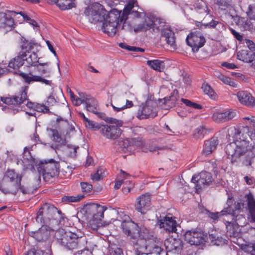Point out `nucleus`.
<instances>
[{
	"label": "nucleus",
	"instance_id": "nucleus-1",
	"mask_svg": "<svg viewBox=\"0 0 255 255\" xmlns=\"http://www.w3.org/2000/svg\"><path fill=\"white\" fill-rule=\"evenodd\" d=\"M128 15L133 17H145L146 13L142 8L139 7L136 0H129L122 11L117 9H112L108 14L105 20L103 22L102 29L109 36H113L116 32L120 24L125 23Z\"/></svg>",
	"mask_w": 255,
	"mask_h": 255
},
{
	"label": "nucleus",
	"instance_id": "nucleus-2",
	"mask_svg": "<svg viewBox=\"0 0 255 255\" xmlns=\"http://www.w3.org/2000/svg\"><path fill=\"white\" fill-rule=\"evenodd\" d=\"M248 135L251 141L247 140L241 130L235 127L228 128L227 136L232 137L234 141L228 144L225 148L226 153L232 157V161H236L241 156L248 153L254 156L252 150L255 149V130L249 131Z\"/></svg>",
	"mask_w": 255,
	"mask_h": 255
},
{
	"label": "nucleus",
	"instance_id": "nucleus-3",
	"mask_svg": "<svg viewBox=\"0 0 255 255\" xmlns=\"http://www.w3.org/2000/svg\"><path fill=\"white\" fill-rule=\"evenodd\" d=\"M54 237L57 242L67 250L73 251L80 249L77 252L79 255L85 250H88L86 246V238L76 233L60 229L55 232Z\"/></svg>",
	"mask_w": 255,
	"mask_h": 255
},
{
	"label": "nucleus",
	"instance_id": "nucleus-4",
	"mask_svg": "<svg viewBox=\"0 0 255 255\" xmlns=\"http://www.w3.org/2000/svg\"><path fill=\"white\" fill-rule=\"evenodd\" d=\"M21 176L13 169H7L0 184V190L5 194H15L19 189L23 194L32 193L30 187L21 185Z\"/></svg>",
	"mask_w": 255,
	"mask_h": 255
},
{
	"label": "nucleus",
	"instance_id": "nucleus-5",
	"mask_svg": "<svg viewBox=\"0 0 255 255\" xmlns=\"http://www.w3.org/2000/svg\"><path fill=\"white\" fill-rule=\"evenodd\" d=\"M62 218L61 211L53 205L44 203L37 213L36 221L41 224H46L53 227L54 224H58Z\"/></svg>",
	"mask_w": 255,
	"mask_h": 255
},
{
	"label": "nucleus",
	"instance_id": "nucleus-6",
	"mask_svg": "<svg viewBox=\"0 0 255 255\" xmlns=\"http://www.w3.org/2000/svg\"><path fill=\"white\" fill-rule=\"evenodd\" d=\"M106 209V207L100 205H92L87 207L86 212L92 217L88 224L90 229L93 230H97L101 227L109 225V222L102 221L104 212Z\"/></svg>",
	"mask_w": 255,
	"mask_h": 255
},
{
	"label": "nucleus",
	"instance_id": "nucleus-7",
	"mask_svg": "<svg viewBox=\"0 0 255 255\" xmlns=\"http://www.w3.org/2000/svg\"><path fill=\"white\" fill-rule=\"evenodd\" d=\"M36 167L45 181H49L51 179L57 177L60 173L59 163L53 159L41 160Z\"/></svg>",
	"mask_w": 255,
	"mask_h": 255
},
{
	"label": "nucleus",
	"instance_id": "nucleus-8",
	"mask_svg": "<svg viewBox=\"0 0 255 255\" xmlns=\"http://www.w3.org/2000/svg\"><path fill=\"white\" fill-rule=\"evenodd\" d=\"M84 13L88 17L89 20L93 23L103 22L106 18L105 16L107 15V11L103 6L98 3L86 8Z\"/></svg>",
	"mask_w": 255,
	"mask_h": 255
},
{
	"label": "nucleus",
	"instance_id": "nucleus-9",
	"mask_svg": "<svg viewBox=\"0 0 255 255\" xmlns=\"http://www.w3.org/2000/svg\"><path fill=\"white\" fill-rule=\"evenodd\" d=\"M184 240L191 245L199 246L206 242L207 235L203 231L198 230H189L185 232Z\"/></svg>",
	"mask_w": 255,
	"mask_h": 255
},
{
	"label": "nucleus",
	"instance_id": "nucleus-10",
	"mask_svg": "<svg viewBox=\"0 0 255 255\" xmlns=\"http://www.w3.org/2000/svg\"><path fill=\"white\" fill-rule=\"evenodd\" d=\"M187 44L192 47L193 52H197L204 46L206 42L203 34L198 30L191 32L186 38Z\"/></svg>",
	"mask_w": 255,
	"mask_h": 255
},
{
	"label": "nucleus",
	"instance_id": "nucleus-11",
	"mask_svg": "<svg viewBox=\"0 0 255 255\" xmlns=\"http://www.w3.org/2000/svg\"><path fill=\"white\" fill-rule=\"evenodd\" d=\"M28 88V86H22L16 95L11 97L3 98L2 101L7 105H20L28 100L27 91Z\"/></svg>",
	"mask_w": 255,
	"mask_h": 255
},
{
	"label": "nucleus",
	"instance_id": "nucleus-12",
	"mask_svg": "<svg viewBox=\"0 0 255 255\" xmlns=\"http://www.w3.org/2000/svg\"><path fill=\"white\" fill-rule=\"evenodd\" d=\"M157 224L160 228H163L168 233H176L177 231V223L175 218L170 214L158 219Z\"/></svg>",
	"mask_w": 255,
	"mask_h": 255
},
{
	"label": "nucleus",
	"instance_id": "nucleus-13",
	"mask_svg": "<svg viewBox=\"0 0 255 255\" xmlns=\"http://www.w3.org/2000/svg\"><path fill=\"white\" fill-rule=\"evenodd\" d=\"M191 181L196 184L197 189H200L206 185H210L213 181V178L210 173L202 171L198 175H193Z\"/></svg>",
	"mask_w": 255,
	"mask_h": 255
},
{
	"label": "nucleus",
	"instance_id": "nucleus-14",
	"mask_svg": "<svg viewBox=\"0 0 255 255\" xmlns=\"http://www.w3.org/2000/svg\"><path fill=\"white\" fill-rule=\"evenodd\" d=\"M42 226L36 231L29 232V235L34 238L38 242H45L50 236V231L52 230L51 226L46 224H41Z\"/></svg>",
	"mask_w": 255,
	"mask_h": 255
},
{
	"label": "nucleus",
	"instance_id": "nucleus-15",
	"mask_svg": "<svg viewBox=\"0 0 255 255\" xmlns=\"http://www.w3.org/2000/svg\"><path fill=\"white\" fill-rule=\"evenodd\" d=\"M151 205V197L148 193H145L138 197L136 199L135 208L137 211L144 214L149 209Z\"/></svg>",
	"mask_w": 255,
	"mask_h": 255
},
{
	"label": "nucleus",
	"instance_id": "nucleus-16",
	"mask_svg": "<svg viewBox=\"0 0 255 255\" xmlns=\"http://www.w3.org/2000/svg\"><path fill=\"white\" fill-rule=\"evenodd\" d=\"M101 132L104 136L111 139L119 138L122 133V130L119 127L107 125L102 126Z\"/></svg>",
	"mask_w": 255,
	"mask_h": 255
},
{
	"label": "nucleus",
	"instance_id": "nucleus-17",
	"mask_svg": "<svg viewBox=\"0 0 255 255\" xmlns=\"http://www.w3.org/2000/svg\"><path fill=\"white\" fill-rule=\"evenodd\" d=\"M236 115V113L234 111H218L213 114L212 119L217 123H224L232 120Z\"/></svg>",
	"mask_w": 255,
	"mask_h": 255
},
{
	"label": "nucleus",
	"instance_id": "nucleus-18",
	"mask_svg": "<svg viewBox=\"0 0 255 255\" xmlns=\"http://www.w3.org/2000/svg\"><path fill=\"white\" fill-rule=\"evenodd\" d=\"M237 59L244 62L249 63L255 69V53L246 49H243L237 53Z\"/></svg>",
	"mask_w": 255,
	"mask_h": 255
},
{
	"label": "nucleus",
	"instance_id": "nucleus-19",
	"mask_svg": "<svg viewBox=\"0 0 255 255\" xmlns=\"http://www.w3.org/2000/svg\"><path fill=\"white\" fill-rule=\"evenodd\" d=\"M85 108L86 110L91 113L97 115L101 118H103L105 114L97 112V107L98 106V101L93 97L89 95H86L85 99Z\"/></svg>",
	"mask_w": 255,
	"mask_h": 255
},
{
	"label": "nucleus",
	"instance_id": "nucleus-20",
	"mask_svg": "<svg viewBox=\"0 0 255 255\" xmlns=\"http://www.w3.org/2000/svg\"><path fill=\"white\" fill-rule=\"evenodd\" d=\"M237 97L240 102L248 107H253L255 105V100L252 95L247 91H242L237 93Z\"/></svg>",
	"mask_w": 255,
	"mask_h": 255
},
{
	"label": "nucleus",
	"instance_id": "nucleus-21",
	"mask_svg": "<svg viewBox=\"0 0 255 255\" xmlns=\"http://www.w3.org/2000/svg\"><path fill=\"white\" fill-rule=\"evenodd\" d=\"M140 113V115H138L137 116L138 118L140 120L149 118H153L157 115L156 108L149 105V103L146 104L142 107Z\"/></svg>",
	"mask_w": 255,
	"mask_h": 255
},
{
	"label": "nucleus",
	"instance_id": "nucleus-22",
	"mask_svg": "<svg viewBox=\"0 0 255 255\" xmlns=\"http://www.w3.org/2000/svg\"><path fill=\"white\" fill-rule=\"evenodd\" d=\"M19 75L23 79L24 82L28 84L33 82H40L47 85H50V81L45 79L41 76L33 75L30 73L26 74L20 72Z\"/></svg>",
	"mask_w": 255,
	"mask_h": 255
},
{
	"label": "nucleus",
	"instance_id": "nucleus-23",
	"mask_svg": "<svg viewBox=\"0 0 255 255\" xmlns=\"http://www.w3.org/2000/svg\"><path fill=\"white\" fill-rule=\"evenodd\" d=\"M218 140L217 137H212L204 142L203 149L202 152L203 155L207 156L214 151L218 144Z\"/></svg>",
	"mask_w": 255,
	"mask_h": 255
},
{
	"label": "nucleus",
	"instance_id": "nucleus-24",
	"mask_svg": "<svg viewBox=\"0 0 255 255\" xmlns=\"http://www.w3.org/2000/svg\"><path fill=\"white\" fill-rule=\"evenodd\" d=\"M162 36L165 38L167 43L173 49L176 48L175 34L170 29L165 28L161 31Z\"/></svg>",
	"mask_w": 255,
	"mask_h": 255
},
{
	"label": "nucleus",
	"instance_id": "nucleus-25",
	"mask_svg": "<svg viewBox=\"0 0 255 255\" xmlns=\"http://www.w3.org/2000/svg\"><path fill=\"white\" fill-rule=\"evenodd\" d=\"M225 224L227 229V235L228 236L234 238L239 236L240 225L238 223L227 221Z\"/></svg>",
	"mask_w": 255,
	"mask_h": 255
},
{
	"label": "nucleus",
	"instance_id": "nucleus-26",
	"mask_svg": "<svg viewBox=\"0 0 255 255\" xmlns=\"http://www.w3.org/2000/svg\"><path fill=\"white\" fill-rule=\"evenodd\" d=\"M25 56V52L20 51L17 56L9 62L8 67L13 69H18L24 64V59Z\"/></svg>",
	"mask_w": 255,
	"mask_h": 255
},
{
	"label": "nucleus",
	"instance_id": "nucleus-27",
	"mask_svg": "<svg viewBox=\"0 0 255 255\" xmlns=\"http://www.w3.org/2000/svg\"><path fill=\"white\" fill-rule=\"evenodd\" d=\"M245 198L246 199L248 209L250 212V213L251 216V220L252 222H255V199H254L253 195L252 193H250L246 195L245 196Z\"/></svg>",
	"mask_w": 255,
	"mask_h": 255
},
{
	"label": "nucleus",
	"instance_id": "nucleus-28",
	"mask_svg": "<svg viewBox=\"0 0 255 255\" xmlns=\"http://www.w3.org/2000/svg\"><path fill=\"white\" fill-rule=\"evenodd\" d=\"M13 23V18L9 16H7L5 13L0 12V28L8 27L11 29Z\"/></svg>",
	"mask_w": 255,
	"mask_h": 255
},
{
	"label": "nucleus",
	"instance_id": "nucleus-29",
	"mask_svg": "<svg viewBox=\"0 0 255 255\" xmlns=\"http://www.w3.org/2000/svg\"><path fill=\"white\" fill-rule=\"evenodd\" d=\"M149 242L145 241L142 239L138 240L136 242L133 243V247L136 250L138 255L143 254L144 252H146L147 254V249L146 247L149 245Z\"/></svg>",
	"mask_w": 255,
	"mask_h": 255
},
{
	"label": "nucleus",
	"instance_id": "nucleus-30",
	"mask_svg": "<svg viewBox=\"0 0 255 255\" xmlns=\"http://www.w3.org/2000/svg\"><path fill=\"white\" fill-rule=\"evenodd\" d=\"M139 232L140 237H141V239L148 242L154 241L155 238L154 237L153 232L151 230L143 226L139 229Z\"/></svg>",
	"mask_w": 255,
	"mask_h": 255
},
{
	"label": "nucleus",
	"instance_id": "nucleus-31",
	"mask_svg": "<svg viewBox=\"0 0 255 255\" xmlns=\"http://www.w3.org/2000/svg\"><path fill=\"white\" fill-rule=\"evenodd\" d=\"M21 44L20 45L21 51L26 52V53H29L34 47V46L36 45V43L33 40H27L25 38L22 37L21 39Z\"/></svg>",
	"mask_w": 255,
	"mask_h": 255
},
{
	"label": "nucleus",
	"instance_id": "nucleus-32",
	"mask_svg": "<svg viewBox=\"0 0 255 255\" xmlns=\"http://www.w3.org/2000/svg\"><path fill=\"white\" fill-rule=\"evenodd\" d=\"M53 2L56 3L59 8L62 10L71 9L76 6L74 0H56Z\"/></svg>",
	"mask_w": 255,
	"mask_h": 255
},
{
	"label": "nucleus",
	"instance_id": "nucleus-33",
	"mask_svg": "<svg viewBox=\"0 0 255 255\" xmlns=\"http://www.w3.org/2000/svg\"><path fill=\"white\" fill-rule=\"evenodd\" d=\"M238 25L242 30L251 31L253 29V23L248 19L245 17H240L237 22Z\"/></svg>",
	"mask_w": 255,
	"mask_h": 255
},
{
	"label": "nucleus",
	"instance_id": "nucleus-34",
	"mask_svg": "<svg viewBox=\"0 0 255 255\" xmlns=\"http://www.w3.org/2000/svg\"><path fill=\"white\" fill-rule=\"evenodd\" d=\"M153 23V21L150 18H148V21L145 20L143 23L139 24L136 27H134V31L137 32L149 30L152 27Z\"/></svg>",
	"mask_w": 255,
	"mask_h": 255
},
{
	"label": "nucleus",
	"instance_id": "nucleus-35",
	"mask_svg": "<svg viewBox=\"0 0 255 255\" xmlns=\"http://www.w3.org/2000/svg\"><path fill=\"white\" fill-rule=\"evenodd\" d=\"M28 53H26V56L24 57V61H25L28 64V66H37V63H39L37 55L35 52H32L28 55Z\"/></svg>",
	"mask_w": 255,
	"mask_h": 255
},
{
	"label": "nucleus",
	"instance_id": "nucleus-36",
	"mask_svg": "<svg viewBox=\"0 0 255 255\" xmlns=\"http://www.w3.org/2000/svg\"><path fill=\"white\" fill-rule=\"evenodd\" d=\"M146 64L152 69L158 71H160L164 67V62L159 60H148Z\"/></svg>",
	"mask_w": 255,
	"mask_h": 255
},
{
	"label": "nucleus",
	"instance_id": "nucleus-37",
	"mask_svg": "<svg viewBox=\"0 0 255 255\" xmlns=\"http://www.w3.org/2000/svg\"><path fill=\"white\" fill-rule=\"evenodd\" d=\"M146 249H147V254H154L159 255L162 251L161 247L155 244V241L149 242V245L146 247Z\"/></svg>",
	"mask_w": 255,
	"mask_h": 255
},
{
	"label": "nucleus",
	"instance_id": "nucleus-38",
	"mask_svg": "<svg viewBox=\"0 0 255 255\" xmlns=\"http://www.w3.org/2000/svg\"><path fill=\"white\" fill-rule=\"evenodd\" d=\"M230 211H229L228 208H226L223 210L221 212H210L208 211V216L213 221H217L218 219L221 217L222 216L230 214Z\"/></svg>",
	"mask_w": 255,
	"mask_h": 255
},
{
	"label": "nucleus",
	"instance_id": "nucleus-39",
	"mask_svg": "<svg viewBox=\"0 0 255 255\" xmlns=\"http://www.w3.org/2000/svg\"><path fill=\"white\" fill-rule=\"evenodd\" d=\"M135 227V223L131 220L124 221L121 224V227L123 232L128 235L130 229H133Z\"/></svg>",
	"mask_w": 255,
	"mask_h": 255
},
{
	"label": "nucleus",
	"instance_id": "nucleus-40",
	"mask_svg": "<svg viewBox=\"0 0 255 255\" xmlns=\"http://www.w3.org/2000/svg\"><path fill=\"white\" fill-rule=\"evenodd\" d=\"M209 239L211 243L216 246H222L226 243V240L221 236L213 234L209 235Z\"/></svg>",
	"mask_w": 255,
	"mask_h": 255
},
{
	"label": "nucleus",
	"instance_id": "nucleus-41",
	"mask_svg": "<svg viewBox=\"0 0 255 255\" xmlns=\"http://www.w3.org/2000/svg\"><path fill=\"white\" fill-rule=\"evenodd\" d=\"M207 132V129L203 126L196 128L193 132V136L195 139L202 138Z\"/></svg>",
	"mask_w": 255,
	"mask_h": 255
},
{
	"label": "nucleus",
	"instance_id": "nucleus-42",
	"mask_svg": "<svg viewBox=\"0 0 255 255\" xmlns=\"http://www.w3.org/2000/svg\"><path fill=\"white\" fill-rule=\"evenodd\" d=\"M50 131L52 132L53 140L54 141L59 143L61 145H64L66 143L65 138L61 136L57 130L51 129Z\"/></svg>",
	"mask_w": 255,
	"mask_h": 255
},
{
	"label": "nucleus",
	"instance_id": "nucleus-43",
	"mask_svg": "<svg viewBox=\"0 0 255 255\" xmlns=\"http://www.w3.org/2000/svg\"><path fill=\"white\" fill-rule=\"evenodd\" d=\"M216 76L226 85H228L232 87H236L237 85L236 83L233 81L231 78L227 77L221 73H217L216 74Z\"/></svg>",
	"mask_w": 255,
	"mask_h": 255
},
{
	"label": "nucleus",
	"instance_id": "nucleus-44",
	"mask_svg": "<svg viewBox=\"0 0 255 255\" xmlns=\"http://www.w3.org/2000/svg\"><path fill=\"white\" fill-rule=\"evenodd\" d=\"M83 195H77L76 196H64L62 198V202L65 203L77 202L80 201L84 197Z\"/></svg>",
	"mask_w": 255,
	"mask_h": 255
},
{
	"label": "nucleus",
	"instance_id": "nucleus-45",
	"mask_svg": "<svg viewBox=\"0 0 255 255\" xmlns=\"http://www.w3.org/2000/svg\"><path fill=\"white\" fill-rule=\"evenodd\" d=\"M105 176V169L103 167H99L96 172L91 175V179L93 180L99 181Z\"/></svg>",
	"mask_w": 255,
	"mask_h": 255
},
{
	"label": "nucleus",
	"instance_id": "nucleus-46",
	"mask_svg": "<svg viewBox=\"0 0 255 255\" xmlns=\"http://www.w3.org/2000/svg\"><path fill=\"white\" fill-rule=\"evenodd\" d=\"M175 91H174L173 93L169 97H165L164 99L165 104L167 105L169 107L174 106L176 104L177 101V97L174 95Z\"/></svg>",
	"mask_w": 255,
	"mask_h": 255
},
{
	"label": "nucleus",
	"instance_id": "nucleus-47",
	"mask_svg": "<svg viewBox=\"0 0 255 255\" xmlns=\"http://www.w3.org/2000/svg\"><path fill=\"white\" fill-rule=\"evenodd\" d=\"M127 236L133 239L140 237L139 228L137 224L135 223V227H134L133 229H130Z\"/></svg>",
	"mask_w": 255,
	"mask_h": 255
},
{
	"label": "nucleus",
	"instance_id": "nucleus-48",
	"mask_svg": "<svg viewBox=\"0 0 255 255\" xmlns=\"http://www.w3.org/2000/svg\"><path fill=\"white\" fill-rule=\"evenodd\" d=\"M244 124L247 127L255 128V117L250 116L243 118Z\"/></svg>",
	"mask_w": 255,
	"mask_h": 255
},
{
	"label": "nucleus",
	"instance_id": "nucleus-49",
	"mask_svg": "<svg viewBox=\"0 0 255 255\" xmlns=\"http://www.w3.org/2000/svg\"><path fill=\"white\" fill-rule=\"evenodd\" d=\"M71 98L73 104L75 106H79L82 103H85V99L86 96L83 95L82 96L80 95L81 98H77L74 96V93L71 92Z\"/></svg>",
	"mask_w": 255,
	"mask_h": 255
},
{
	"label": "nucleus",
	"instance_id": "nucleus-50",
	"mask_svg": "<svg viewBox=\"0 0 255 255\" xmlns=\"http://www.w3.org/2000/svg\"><path fill=\"white\" fill-rule=\"evenodd\" d=\"M84 124L86 128L94 130H101L102 127V126H101L99 124L95 123L89 119L84 123Z\"/></svg>",
	"mask_w": 255,
	"mask_h": 255
},
{
	"label": "nucleus",
	"instance_id": "nucleus-51",
	"mask_svg": "<svg viewBox=\"0 0 255 255\" xmlns=\"http://www.w3.org/2000/svg\"><path fill=\"white\" fill-rule=\"evenodd\" d=\"M35 111L38 112H41L44 114H51L48 107L44 104L37 103L36 107H35Z\"/></svg>",
	"mask_w": 255,
	"mask_h": 255
},
{
	"label": "nucleus",
	"instance_id": "nucleus-52",
	"mask_svg": "<svg viewBox=\"0 0 255 255\" xmlns=\"http://www.w3.org/2000/svg\"><path fill=\"white\" fill-rule=\"evenodd\" d=\"M181 101L183 103H184L186 106H188L189 107H191V108H193L195 109H202L201 105H200V104H198L197 103L192 102V101H190V100H189L188 99L182 98L181 99Z\"/></svg>",
	"mask_w": 255,
	"mask_h": 255
},
{
	"label": "nucleus",
	"instance_id": "nucleus-53",
	"mask_svg": "<svg viewBox=\"0 0 255 255\" xmlns=\"http://www.w3.org/2000/svg\"><path fill=\"white\" fill-rule=\"evenodd\" d=\"M182 242L179 239H172L170 242V247H169L168 246V248H170V249L171 250H177L181 248Z\"/></svg>",
	"mask_w": 255,
	"mask_h": 255
},
{
	"label": "nucleus",
	"instance_id": "nucleus-54",
	"mask_svg": "<svg viewBox=\"0 0 255 255\" xmlns=\"http://www.w3.org/2000/svg\"><path fill=\"white\" fill-rule=\"evenodd\" d=\"M202 88L205 94L209 97H213L215 96V93L211 87L207 84H203Z\"/></svg>",
	"mask_w": 255,
	"mask_h": 255
},
{
	"label": "nucleus",
	"instance_id": "nucleus-55",
	"mask_svg": "<svg viewBox=\"0 0 255 255\" xmlns=\"http://www.w3.org/2000/svg\"><path fill=\"white\" fill-rule=\"evenodd\" d=\"M202 25L205 28L207 27L210 28H215L216 26H217L218 28H220V26H221L223 29H225L226 28L225 26H224L222 23L214 20H212L209 23L204 24Z\"/></svg>",
	"mask_w": 255,
	"mask_h": 255
},
{
	"label": "nucleus",
	"instance_id": "nucleus-56",
	"mask_svg": "<svg viewBox=\"0 0 255 255\" xmlns=\"http://www.w3.org/2000/svg\"><path fill=\"white\" fill-rule=\"evenodd\" d=\"M214 1L219 6L223 7L222 9H225L232 4L231 0H214Z\"/></svg>",
	"mask_w": 255,
	"mask_h": 255
},
{
	"label": "nucleus",
	"instance_id": "nucleus-57",
	"mask_svg": "<svg viewBox=\"0 0 255 255\" xmlns=\"http://www.w3.org/2000/svg\"><path fill=\"white\" fill-rule=\"evenodd\" d=\"M74 168L68 165L65 168L62 169L61 173L65 178H69L70 176H71L73 172V169Z\"/></svg>",
	"mask_w": 255,
	"mask_h": 255
},
{
	"label": "nucleus",
	"instance_id": "nucleus-58",
	"mask_svg": "<svg viewBox=\"0 0 255 255\" xmlns=\"http://www.w3.org/2000/svg\"><path fill=\"white\" fill-rule=\"evenodd\" d=\"M81 186L83 192L88 194L92 190V185L87 182H81Z\"/></svg>",
	"mask_w": 255,
	"mask_h": 255
},
{
	"label": "nucleus",
	"instance_id": "nucleus-59",
	"mask_svg": "<svg viewBox=\"0 0 255 255\" xmlns=\"http://www.w3.org/2000/svg\"><path fill=\"white\" fill-rule=\"evenodd\" d=\"M244 250L251 255H255V244H250L244 247Z\"/></svg>",
	"mask_w": 255,
	"mask_h": 255
},
{
	"label": "nucleus",
	"instance_id": "nucleus-60",
	"mask_svg": "<svg viewBox=\"0 0 255 255\" xmlns=\"http://www.w3.org/2000/svg\"><path fill=\"white\" fill-rule=\"evenodd\" d=\"M48 64V62L45 63H39L38 65L37 66H36L37 67V70L41 74H46L50 72V70L48 68H41L40 66H45L47 65Z\"/></svg>",
	"mask_w": 255,
	"mask_h": 255
},
{
	"label": "nucleus",
	"instance_id": "nucleus-61",
	"mask_svg": "<svg viewBox=\"0 0 255 255\" xmlns=\"http://www.w3.org/2000/svg\"><path fill=\"white\" fill-rule=\"evenodd\" d=\"M244 43L246 44L247 46L250 50V51H252L254 52L255 51V43L253 42V41L248 39H245L244 40Z\"/></svg>",
	"mask_w": 255,
	"mask_h": 255
},
{
	"label": "nucleus",
	"instance_id": "nucleus-62",
	"mask_svg": "<svg viewBox=\"0 0 255 255\" xmlns=\"http://www.w3.org/2000/svg\"><path fill=\"white\" fill-rule=\"evenodd\" d=\"M57 102L53 95H50L47 100V107H50L54 106Z\"/></svg>",
	"mask_w": 255,
	"mask_h": 255
},
{
	"label": "nucleus",
	"instance_id": "nucleus-63",
	"mask_svg": "<svg viewBox=\"0 0 255 255\" xmlns=\"http://www.w3.org/2000/svg\"><path fill=\"white\" fill-rule=\"evenodd\" d=\"M246 13L250 19L255 20V8H252L251 5H249Z\"/></svg>",
	"mask_w": 255,
	"mask_h": 255
},
{
	"label": "nucleus",
	"instance_id": "nucleus-64",
	"mask_svg": "<svg viewBox=\"0 0 255 255\" xmlns=\"http://www.w3.org/2000/svg\"><path fill=\"white\" fill-rule=\"evenodd\" d=\"M108 122L110 123L115 124V126H117L118 127L122 126L123 124V122L122 121L117 120L112 118H109L108 120Z\"/></svg>",
	"mask_w": 255,
	"mask_h": 255
}]
</instances>
